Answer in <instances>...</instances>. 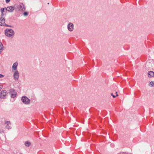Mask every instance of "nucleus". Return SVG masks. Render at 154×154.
<instances>
[{
	"label": "nucleus",
	"instance_id": "nucleus-1",
	"mask_svg": "<svg viewBox=\"0 0 154 154\" xmlns=\"http://www.w3.org/2000/svg\"><path fill=\"white\" fill-rule=\"evenodd\" d=\"M5 35L9 38H13L14 35V31L11 29L8 28L5 30Z\"/></svg>",
	"mask_w": 154,
	"mask_h": 154
},
{
	"label": "nucleus",
	"instance_id": "nucleus-2",
	"mask_svg": "<svg viewBox=\"0 0 154 154\" xmlns=\"http://www.w3.org/2000/svg\"><path fill=\"white\" fill-rule=\"evenodd\" d=\"M17 9L20 11H24L26 10L24 5L22 3H20L16 6Z\"/></svg>",
	"mask_w": 154,
	"mask_h": 154
},
{
	"label": "nucleus",
	"instance_id": "nucleus-3",
	"mask_svg": "<svg viewBox=\"0 0 154 154\" xmlns=\"http://www.w3.org/2000/svg\"><path fill=\"white\" fill-rule=\"evenodd\" d=\"M0 25L10 27H12V26L7 24L5 23V19L2 16L0 18Z\"/></svg>",
	"mask_w": 154,
	"mask_h": 154
},
{
	"label": "nucleus",
	"instance_id": "nucleus-4",
	"mask_svg": "<svg viewBox=\"0 0 154 154\" xmlns=\"http://www.w3.org/2000/svg\"><path fill=\"white\" fill-rule=\"evenodd\" d=\"M22 102L26 104H29L30 103V100L25 96H23L21 98Z\"/></svg>",
	"mask_w": 154,
	"mask_h": 154
},
{
	"label": "nucleus",
	"instance_id": "nucleus-5",
	"mask_svg": "<svg viewBox=\"0 0 154 154\" xmlns=\"http://www.w3.org/2000/svg\"><path fill=\"white\" fill-rule=\"evenodd\" d=\"M8 93L5 91H2L0 93V98L1 99H5L6 98Z\"/></svg>",
	"mask_w": 154,
	"mask_h": 154
},
{
	"label": "nucleus",
	"instance_id": "nucleus-6",
	"mask_svg": "<svg viewBox=\"0 0 154 154\" xmlns=\"http://www.w3.org/2000/svg\"><path fill=\"white\" fill-rule=\"evenodd\" d=\"M9 93L11 98H14L16 96L17 93L14 89H10L9 90Z\"/></svg>",
	"mask_w": 154,
	"mask_h": 154
},
{
	"label": "nucleus",
	"instance_id": "nucleus-7",
	"mask_svg": "<svg viewBox=\"0 0 154 154\" xmlns=\"http://www.w3.org/2000/svg\"><path fill=\"white\" fill-rule=\"evenodd\" d=\"M67 28L69 31H72L74 29V25L71 23H69L67 25Z\"/></svg>",
	"mask_w": 154,
	"mask_h": 154
},
{
	"label": "nucleus",
	"instance_id": "nucleus-8",
	"mask_svg": "<svg viewBox=\"0 0 154 154\" xmlns=\"http://www.w3.org/2000/svg\"><path fill=\"white\" fill-rule=\"evenodd\" d=\"M14 78L15 80H18L19 77V73L18 71L16 70L14 74Z\"/></svg>",
	"mask_w": 154,
	"mask_h": 154
},
{
	"label": "nucleus",
	"instance_id": "nucleus-9",
	"mask_svg": "<svg viewBox=\"0 0 154 154\" xmlns=\"http://www.w3.org/2000/svg\"><path fill=\"white\" fill-rule=\"evenodd\" d=\"M0 10L1 12V16L3 17V16L6 14L7 10L6 8H1L0 9Z\"/></svg>",
	"mask_w": 154,
	"mask_h": 154
},
{
	"label": "nucleus",
	"instance_id": "nucleus-10",
	"mask_svg": "<svg viewBox=\"0 0 154 154\" xmlns=\"http://www.w3.org/2000/svg\"><path fill=\"white\" fill-rule=\"evenodd\" d=\"M11 123L9 121H7L5 122V128L9 130L11 129V126H9L11 125Z\"/></svg>",
	"mask_w": 154,
	"mask_h": 154
},
{
	"label": "nucleus",
	"instance_id": "nucleus-11",
	"mask_svg": "<svg viewBox=\"0 0 154 154\" xmlns=\"http://www.w3.org/2000/svg\"><path fill=\"white\" fill-rule=\"evenodd\" d=\"M7 11H8L9 12H12L13 11L14 8V7L10 6H8L6 8Z\"/></svg>",
	"mask_w": 154,
	"mask_h": 154
},
{
	"label": "nucleus",
	"instance_id": "nucleus-12",
	"mask_svg": "<svg viewBox=\"0 0 154 154\" xmlns=\"http://www.w3.org/2000/svg\"><path fill=\"white\" fill-rule=\"evenodd\" d=\"M18 65V63L17 62H16L14 63L12 66V71L13 70H16L17 69V67Z\"/></svg>",
	"mask_w": 154,
	"mask_h": 154
},
{
	"label": "nucleus",
	"instance_id": "nucleus-13",
	"mask_svg": "<svg viewBox=\"0 0 154 154\" xmlns=\"http://www.w3.org/2000/svg\"><path fill=\"white\" fill-rule=\"evenodd\" d=\"M25 146L26 147H29L31 145V143L29 141H26L25 142L24 144Z\"/></svg>",
	"mask_w": 154,
	"mask_h": 154
},
{
	"label": "nucleus",
	"instance_id": "nucleus-14",
	"mask_svg": "<svg viewBox=\"0 0 154 154\" xmlns=\"http://www.w3.org/2000/svg\"><path fill=\"white\" fill-rule=\"evenodd\" d=\"M148 77H152L154 76V72L152 71L149 72L148 73Z\"/></svg>",
	"mask_w": 154,
	"mask_h": 154
},
{
	"label": "nucleus",
	"instance_id": "nucleus-15",
	"mask_svg": "<svg viewBox=\"0 0 154 154\" xmlns=\"http://www.w3.org/2000/svg\"><path fill=\"white\" fill-rule=\"evenodd\" d=\"M149 85L150 86L152 87L154 86V82L151 81L150 82Z\"/></svg>",
	"mask_w": 154,
	"mask_h": 154
},
{
	"label": "nucleus",
	"instance_id": "nucleus-16",
	"mask_svg": "<svg viewBox=\"0 0 154 154\" xmlns=\"http://www.w3.org/2000/svg\"><path fill=\"white\" fill-rule=\"evenodd\" d=\"M3 46L2 43L1 42H0V50L1 49V50H3Z\"/></svg>",
	"mask_w": 154,
	"mask_h": 154
},
{
	"label": "nucleus",
	"instance_id": "nucleus-17",
	"mask_svg": "<svg viewBox=\"0 0 154 154\" xmlns=\"http://www.w3.org/2000/svg\"><path fill=\"white\" fill-rule=\"evenodd\" d=\"M28 15V13L27 12H25L23 13V15L24 16H27Z\"/></svg>",
	"mask_w": 154,
	"mask_h": 154
},
{
	"label": "nucleus",
	"instance_id": "nucleus-18",
	"mask_svg": "<svg viewBox=\"0 0 154 154\" xmlns=\"http://www.w3.org/2000/svg\"><path fill=\"white\" fill-rule=\"evenodd\" d=\"M4 132V131L3 129H0V133H3Z\"/></svg>",
	"mask_w": 154,
	"mask_h": 154
},
{
	"label": "nucleus",
	"instance_id": "nucleus-19",
	"mask_svg": "<svg viewBox=\"0 0 154 154\" xmlns=\"http://www.w3.org/2000/svg\"><path fill=\"white\" fill-rule=\"evenodd\" d=\"M5 76V75L1 74H0V78H3Z\"/></svg>",
	"mask_w": 154,
	"mask_h": 154
},
{
	"label": "nucleus",
	"instance_id": "nucleus-20",
	"mask_svg": "<svg viewBox=\"0 0 154 154\" xmlns=\"http://www.w3.org/2000/svg\"><path fill=\"white\" fill-rule=\"evenodd\" d=\"M111 96H112V97H113V98H115L116 96L114 95H113V94L112 93H111Z\"/></svg>",
	"mask_w": 154,
	"mask_h": 154
},
{
	"label": "nucleus",
	"instance_id": "nucleus-21",
	"mask_svg": "<svg viewBox=\"0 0 154 154\" xmlns=\"http://www.w3.org/2000/svg\"><path fill=\"white\" fill-rule=\"evenodd\" d=\"M5 1L6 3H8L10 1V0H5Z\"/></svg>",
	"mask_w": 154,
	"mask_h": 154
},
{
	"label": "nucleus",
	"instance_id": "nucleus-22",
	"mask_svg": "<svg viewBox=\"0 0 154 154\" xmlns=\"http://www.w3.org/2000/svg\"><path fill=\"white\" fill-rule=\"evenodd\" d=\"M2 86L1 85H0V91L1 90V89L2 88Z\"/></svg>",
	"mask_w": 154,
	"mask_h": 154
},
{
	"label": "nucleus",
	"instance_id": "nucleus-23",
	"mask_svg": "<svg viewBox=\"0 0 154 154\" xmlns=\"http://www.w3.org/2000/svg\"><path fill=\"white\" fill-rule=\"evenodd\" d=\"M2 50H1V49L0 50V54L2 52Z\"/></svg>",
	"mask_w": 154,
	"mask_h": 154
},
{
	"label": "nucleus",
	"instance_id": "nucleus-24",
	"mask_svg": "<svg viewBox=\"0 0 154 154\" xmlns=\"http://www.w3.org/2000/svg\"><path fill=\"white\" fill-rule=\"evenodd\" d=\"M116 96H119V95L117 94V92H116Z\"/></svg>",
	"mask_w": 154,
	"mask_h": 154
}]
</instances>
